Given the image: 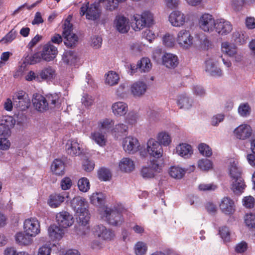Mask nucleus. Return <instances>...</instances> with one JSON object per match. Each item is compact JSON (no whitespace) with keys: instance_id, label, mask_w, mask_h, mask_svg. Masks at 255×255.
I'll return each mask as SVG.
<instances>
[{"instance_id":"obj_1","label":"nucleus","mask_w":255,"mask_h":255,"mask_svg":"<svg viewBox=\"0 0 255 255\" xmlns=\"http://www.w3.org/2000/svg\"><path fill=\"white\" fill-rule=\"evenodd\" d=\"M177 42L183 49H187L193 45L206 48L209 45V41L205 33H179Z\"/></svg>"},{"instance_id":"obj_2","label":"nucleus","mask_w":255,"mask_h":255,"mask_svg":"<svg viewBox=\"0 0 255 255\" xmlns=\"http://www.w3.org/2000/svg\"><path fill=\"white\" fill-rule=\"evenodd\" d=\"M58 54L57 48L48 42L44 44L42 48L41 51L37 52L31 56H27L25 58L26 62L31 64H34L40 62L41 60L49 62L52 61Z\"/></svg>"},{"instance_id":"obj_3","label":"nucleus","mask_w":255,"mask_h":255,"mask_svg":"<svg viewBox=\"0 0 255 255\" xmlns=\"http://www.w3.org/2000/svg\"><path fill=\"white\" fill-rule=\"evenodd\" d=\"M32 102L35 108L38 111L44 112L50 108L58 106L60 104L58 94L47 95L46 97L40 94L34 95Z\"/></svg>"},{"instance_id":"obj_4","label":"nucleus","mask_w":255,"mask_h":255,"mask_svg":"<svg viewBox=\"0 0 255 255\" xmlns=\"http://www.w3.org/2000/svg\"><path fill=\"white\" fill-rule=\"evenodd\" d=\"M124 206L122 205H118L113 209L106 207L104 211L103 215L109 224L115 226H121L124 222L122 214L126 212Z\"/></svg>"},{"instance_id":"obj_5","label":"nucleus","mask_w":255,"mask_h":255,"mask_svg":"<svg viewBox=\"0 0 255 255\" xmlns=\"http://www.w3.org/2000/svg\"><path fill=\"white\" fill-rule=\"evenodd\" d=\"M100 2H104V1L96 0L90 5L89 2H87L81 7V15L83 16L85 14L86 18L89 20H95L98 19L101 13L100 8Z\"/></svg>"},{"instance_id":"obj_6","label":"nucleus","mask_w":255,"mask_h":255,"mask_svg":"<svg viewBox=\"0 0 255 255\" xmlns=\"http://www.w3.org/2000/svg\"><path fill=\"white\" fill-rule=\"evenodd\" d=\"M135 26L133 27L134 31H139L145 27H150L154 24L153 14L149 11H144L141 14L133 16Z\"/></svg>"},{"instance_id":"obj_7","label":"nucleus","mask_w":255,"mask_h":255,"mask_svg":"<svg viewBox=\"0 0 255 255\" xmlns=\"http://www.w3.org/2000/svg\"><path fill=\"white\" fill-rule=\"evenodd\" d=\"M12 100L14 106L19 110H25L30 105V99L28 94L23 91L15 92L12 96Z\"/></svg>"},{"instance_id":"obj_8","label":"nucleus","mask_w":255,"mask_h":255,"mask_svg":"<svg viewBox=\"0 0 255 255\" xmlns=\"http://www.w3.org/2000/svg\"><path fill=\"white\" fill-rule=\"evenodd\" d=\"M199 28L204 32H212L216 27V20L213 15L207 13L203 14L198 20Z\"/></svg>"},{"instance_id":"obj_9","label":"nucleus","mask_w":255,"mask_h":255,"mask_svg":"<svg viewBox=\"0 0 255 255\" xmlns=\"http://www.w3.org/2000/svg\"><path fill=\"white\" fill-rule=\"evenodd\" d=\"M146 149L147 153L151 157L159 159L163 156L162 146L153 138H150L148 140Z\"/></svg>"},{"instance_id":"obj_10","label":"nucleus","mask_w":255,"mask_h":255,"mask_svg":"<svg viewBox=\"0 0 255 255\" xmlns=\"http://www.w3.org/2000/svg\"><path fill=\"white\" fill-rule=\"evenodd\" d=\"M23 230L25 233L35 237L40 233V223L35 218H28L23 222Z\"/></svg>"},{"instance_id":"obj_11","label":"nucleus","mask_w":255,"mask_h":255,"mask_svg":"<svg viewBox=\"0 0 255 255\" xmlns=\"http://www.w3.org/2000/svg\"><path fill=\"white\" fill-rule=\"evenodd\" d=\"M123 147L128 153L134 154L138 150L140 146L138 140L136 137L128 136L123 139Z\"/></svg>"},{"instance_id":"obj_12","label":"nucleus","mask_w":255,"mask_h":255,"mask_svg":"<svg viewBox=\"0 0 255 255\" xmlns=\"http://www.w3.org/2000/svg\"><path fill=\"white\" fill-rule=\"evenodd\" d=\"M219 209L226 215L230 216L235 212L236 210L234 200L229 197H224L219 204Z\"/></svg>"},{"instance_id":"obj_13","label":"nucleus","mask_w":255,"mask_h":255,"mask_svg":"<svg viewBox=\"0 0 255 255\" xmlns=\"http://www.w3.org/2000/svg\"><path fill=\"white\" fill-rule=\"evenodd\" d=\"M56 222L58 226L63 228L70 227L74 223V219L69 212L62 211L57 213L55 216Z\"/></svg>"},{"instance_id":"obj_14","label":"nucleus","mask_w":255,"mask_h":255,"mask_svg":"<svg viewBox=\"0 0 255 255\" xmlns=\"http://www.w3.org/2000/svg\"><path fill=\"white\" fill-rule=\"evenodd\" d=\"M253 129L248 124H242L237 127L233 131L235 137L240 140L249 139L252 135Z\"/></svg>"},{"instance_id":"obj_15","label":"nucleus","mask_w":255,"mask_h":255,"mask_svg":"<svg viewBox=\"0 0 255 255\" xmlns=\"http://www.w3.org/2000/svg\"><path fill=\"white\" fill-rule=\"evenodd\" d=\"M205 69L206 72L214 77H220L223 75L218 67V61L214 58H209L205 61Z\"/></svg>"},{"instance_id":"obj_16","label":"nucleus","mask_w":255,"mask_h":255,"mask_svg":"<svg viewBox=\"0 0 255 255\" xmlns=\"http://www.w3.org/2000/svg\"><path fill=\"white\" fill-rule=\"evenodd\" d=\"M15 123V122L12 117L3 116L0 121V135L9 136L10 128L14 126Z\"/></svg>"},{"instance_id":"obj_17","label":"nucleus","mask_w":255,"mask_h":255,"mask_svg":"<svg viewBox=\"0 0 255 255\" xmlns=\"http://www.w3.org/2000/svg\"><path fill=\"white\" fill-rule=\"evenodd\" d=\"M94 235L104 240H111L115 236V234L110 229H107L102 225H98L93 228Z\"/></svg>"},{"instance_id":"obj_18","label":"nucleus","mask_w":255,"mask_h":255,"mask_svg":"<svg viewBox=\"0 0 255 255\" xmlns=\"http://www.w3.org/2000/svg\"><path fill=\"white\" fill-rule=\"evenodd\" d=\"M147 86L142 81H137L132 83L130 86L131 94L134 97H141L146 92Z\"/></svg>"},{"instance_id":"obj_19","label":"nucleus","mask_w":255,"mask_h":255,"mask_svg":"<svg viewBox=\"0 0 255 255\" xmlns=\"http://www.w3.org/2000/svg\"><path fill=\"white\" fill-rule=\"evenodd\" d=\"M228 171L230 178L242 176V170L237 159L232 158L229 159L228 165Z\"/></svg>"},{"instance_id":"obj_20","label":"nucleus","mask_w":255,"mask_h":255,"mask_svg":"<svg viewBox=\"0 0 255 255\" xmlns=\"http://www.w3.org/2000/svg\"><path fill=\"white\" fill-rule=\"evenodd\" d=\"M65 149L68 154L71 156H77L82 153V149L80 144L76 139H72L67 141Z\"/></svg>"},{"instance_id":"obj_21","label":"nucleus","mask_w":255,"mask_h":255,"mask_svg":"<svg viewBox=\"0 0 255 255\" xmlns=\"http://www.w3.org/2000/svg\"><path fill=\"white\" fill-rule=\"evenodd\" d=\"M222 51L225 54L230 57H235V60L239 62L241 60L242 56L238 54L237 47L233 44L225 42L222 44Z\"/></svg>"},{"instance_id":"obj_22","label":"nucleus","mask_w":255,"mask_h":255,"mask_svg":"<svg viewBox=\"0 0 255 255\" xmlns=\"http://www.w3.org/2000/svg\"><path fill=\"white\" fill-rule=\"evenodd\" d=\"M231 189L234 194L240 195L244 192L246 185L242 176L231 178Z\"/></svg>"},{"instance_id":"obj_23","label":"nucleus","mask_w":255,"mask_h":255,"mask_svg":"<svg viewBox=\"0 0 255 255\" xmlns=\"http://www.w3.org/2000/svg\"><path fill=\"white\" fill-rule=\"evenodd\" d=\"M114 23L119 32H128L130 29L128 18L123 15L117 16Z\"/></svg>"},{"instance_id":"obj_24","label":"nucleus","mask_w":255,"mask_h":255,"mask_svg":"<svg viewBox=\"0 0 255 255\" xmlns=\"http://www.w3.org/2000/svg\"><path fill=\"white\" fill-rule=\"evenodd\" d=\"M177 105L180 109L185 110L190 109L193 106V100L185 93L178 96Z\"/></svg>"},{"instance_id":"obj_25","label":"nucleus","mask_w":255,"mask_h":255,"mask_svg":"<svg viewBox=\"0 0 255 255\" xmlns=\"http://www.w3.org/2000/svg\"><path fill=\"white\" fill-rule=\"evenodd\" d=\"M169 20L173 26H180L185 23V15L180 11H173L169 15Z\"/></svg>"},{"instance_id":"obj_26","label":"nucleus","mask_w":255,"mask_h":255,"mask_svg":"<svg viewBox=\"0 0 255 255\" xmlns=\"http://www.w3.org/2000/svg\"><path fill=\"white\" fill-rule=\"evenodd\" d=\"M112 110L116 117L124 116L128 111V106L124 102H117L113 104Z\"/></svg>"},{"instance_id":"obj_27","label":"nucleus","mask_w":255,"mask_h":255,"mask_svg":"<svg viewBox=\"0 0 255 255\" xmlns=\"http://www.w3.org/2000/svg\"><path fill=\"white\" fill-rule=\"evenodd\" d=\"M176 153L181 157L184 158L190 157L193 154V149L191 146L187 143H180L175 148Z\"/></svg>"},{"instance_id":"obj_28","label":"nucleus","mask_w":255,"mask_h":255,"mask_svg":"<svg viewBox=\"0 0 255 255\" xmlns=\"http://www.w3.org/2000/svg\"><path fill=\"white\" fill-rule=\"evenodd\" d=\"M64 45L69 48L76 46L79 41V37L75 33H62Z\"/></svg>"},{"instance_id":"obj_29","label":"nucleus","mask_w":255,"mask_h":255,"mask_svg":"<svg viewBox=\"0 0 255 255\" xmlns=\"http://www.w3.org/2000/svg\"><path fill=\"white\" fill-rule=\"evenodd\" d=\"M162 60L163 64L169 68H174L178 64L177 56L172 53L164 54L162 57Z\"/></svg>"},{"instance_id":"obj_30","label":"nucleus","mask_w":255,"mask_h":255,"mask_svg":"<svg viewBox=\"0 0 255 255\" xmlns=\"http://www.w3.org/2000/svg\"><path fill=\"white\" fill-rule=\"evenodd\" d=\"M90 137L92 140L101 147H104L107 144V136L105 133L100 130L92 132Z\"/></svg>"},{"instance_id":"obj_31","label":"nucleus","mask_w":255,"mask_h":255,"mask_svg":"<svg viewBox=\"0 0 255 255\" xmlns=\"http://www.w3.org/2000/svg\"><path fill=\"white\" fill-rule=\"evenodd\" d=\"M120 169L125 172H129L135 168L134 161L128 157L123 158L119 163Z\"/></svg>"},{"instance_id":"obj_32","label":"nucleus","mask_w":255,"mask_h":255,"mask_svg":"<svg viewBox=\"0 0 255 255\" xmlns=\"http://www.w3.org/2000/svg\"><path fill=\"white\" fill-rule=\"evenodd\" d=\"M48 234L51 240H60L63 238L64 232L60 227L53 225L48 228Z\"/></svg>"},{"instance_id":"obj_33","label":"nucleus","mask_w":255,"mask_h":255,"mask_svg":"<svg viewBox=\"0 0 255 255\" xmlns=\"http://www.w3.org/2000/svg\"><path fill=\"white\" fill-rule=\"evenodd\" d=\"M232 30L233 26L230 21L223 18L216 20V32H231Z\"/></svg>"},{"instance_id":"obj_34","label":"nucleus","mask_w":255,"mask_h":255,"mask_svg":"<svg viewBox=\"0 0 255 255\" xmlns=\"http://www.w3.org/2000/svg\"><path fill=\"white\" fill-rule=\"evenodd\" d=\"M32 236L24 232L17 233L15 236V239L18 244L20 245L28 246L32 243Z\"/></svg>"},{"instance_id":"obj_35","label":"nucleus","mask_w":255,"mask_h":255,"mask_svg":"<svg viewBox=\"0 0 255 255\" xmlns=\"http://www.w3.org/2000/svg\"><path fill=\"white\" fill-rule=\"evenodd\" d=\"M156 138V141H158L162 146H167L170 145L172 141L171 135L165 131L158 132Z\"/></svg>"},{"instance_id":"obj_36","label":"nucleus","mask_w":255,"mask_h":255,"mask_svg":"<svg viewBox=\"0 0 255 255\" xmlns=\"http://www.w3.org/2000/svg\"><path fill=\"white\" fill-rule=\"evenodd\" d=\"M77 59V53L71 50L65 51L62 56V61L66 65H72L74 64L76 62Z\"/></svg>"},{"instance_id":"obj_37","label":"nucleus","mask_w":255,"mask_h":255,"mask_svg":"<svg viewBox=\"0 0 255 255\" xmlns=\"http://www.w3.org/2000/svg\"><path fill=\"white\" fill-rule=\"evenodd\" d=\"M64 196L59 194H54L49 196L47 201L48 205L53 208L59 207L64 202Z\"/></svg>"},{"instance_id":"obj_38","label":"nucleus","mask_w":255,"mask_h":255,"mask_svg":"<svg viewBox=\"0 0 255 255\" xmlns=\"http://www.w3.org/2000/svg\"><path fill=\"white\" fill-rule=\"evenodd\" d=\"M105 84L110 86L117 85L120 80L119 75L115 71H110L105 75Z\"/></svg>"},{"instance_id":"obj_39","label":"nucleus","mask_w":255,"mask_h":255,"mask_svg":"<svg viewBox=\"0 0 255 255\" xmlns=\"http://www.w3.org/2000/svg\"><path fill=\"white\" fill-rule=\"evenodd\" d=\"M152 68V64L150 59L147 57H143L137 63V68L141 72H148Z\"/></svg>"},{"instance_id":"obj_40","label":"nucleus","mask_w":255,"mask_h":255,"mask_svg":"<svg viewBox=\"0 0 255 255\" xmlns=\"http://www.w3.org/2000/svg\"><path fill=\"white\" fill-rule=\"evenodd\" d=\"M71 206L75 212L86 208L85 199L80 196L74 197L71 201Z\"/></svg>"},{"instance_id":"obj_41","label":"nucleus","mask_w":255,"mask_h":255,"mask_svg":"<svg viewBox=\"0 0 255 255\" xmlns=\"http://www.w3.org/2000/svg\"><path fill=\"white\" fill-rule=\"evenodd\" d=\"M51 171L57 175H62L64 170V164L60 159H55L51 166Z\"/></svg>"},{"instance_id":"obj_42","label":"nucleus","mask_w":255,"mask_h":255,"mask_svg":"<svg viewBox=\"0 0 255 255\" xmlns=\"http://www.w3.org/2000/svg\"><path fill=\"white\" fill-rule=\"evenodd\" d=\"M78 217L77 219L82 225H86L89 222L90 217L88 210L86 208H83L82 210L76 212Z\"/></svg>"},{"instance_id":"obj_43","label":"nucleus","mask_w":255,"mask_h":255,"mask_svg":"<svg viewBox=\"0 0 255 255\" xmlns=\"http://www.w3.org/2000/svg\"><path fill=\"white\" fill-rule=\"evenodd\" d=\"M115 122L112 119H104L101 120L98 123L99 130H105L106 131L111 130L114 127Z\"/></svg>"},{"instance_id":"obj_44","label":"nucleus","mask_w":255,"mask_h":255,"mask_svg":"<svg viewBox=\"0 0 255 255\" xmlns=\"http://www.w3.org/2000/svg\"><path fill=\"white\" fill-rule=\"evenodd\" d=\"M105 195L102 192H94L90 196V202L94 205L102 204L105 199Z\"/></svg>"},{"instance_id":"obj_45","label":"nucleus","mask_w":255,"mask_h":255,"mask_svg":"<svg viewBox=\"0 0 255 255\" xmlns=\"http://www.w3.org/2000/svg\"><path fill=\"white\" fill-rule=\"evenodd\" d=\"M169 173L172 177L175 179H180L184 175L185 171L179 166H173L170 167Z\"/></svg>"},{"instance_id":"obj_46","label":"nucleus","mask_w":255,"mask_h":255,"mask_svg":"<svg viewBox=\"0 0 255 255\" xmlns=\"http://www.w3.org/2000/svg\"><path fill=\"white\" fill-rule=\"evenodd\" d=\"M55 75V71L50 67L43 69L39 73L40 77L43 80L52 79Z\"/></svg>"},{"instance_id":"obj_47","label":"nucleus","mask_w":255,"mask_h":255,"mask_svg":"<svg viewBox=\"0 0 255 255\" xmlns=\"http://www.w3.org/2000/svg\"><path fill=\"white\" fill-rule=\"evenodd\" d=\"M139 116L137 113L130 112L125 118V122L129 126H135L139 119Z\"/></svg>"},{"instance_id":"obj_48","label":"nucleus","mask_w":255,"mask_h":255,"mask_svg":"<svg viewBox=\"0 0 255 255\" xmlns=\"http://www.w3.org/2000/svg\"><path fill=\"white\" fill-rule=\"evenodd\" d=\"M78 187L83 192H88L90 188L89 180L86 177L81 178L78 181Z\"/></svg>"},{"instance_id":"obj_49","label":"nucleus","mask_w":255,"mask_h":255,"mask_svg":"<svg viewBox=\"0 0 255 255\" xmlns=\"http://www.w3.org/2000/svg\"><path fill=\"white\" fill-rule=\"evenodd\" d=\"M128 126L124 123H119L116 125L111 129L112 134L116 135L117 134L123 133L128 130Z\"/></svg>"},{"instance_id":"obj_50","label":"nucleus","mask_w":255,"mask_h":255,"mask_svg":"<svg viewBox=\"0 0 255 255\" xmlns=\"http://www.w3.org/2000/svg\"><path fill=\"white\" fill-rule=\"evenodd\" d=\"M233 38L236 44H243L249 38L247 33H234Z\"/></svg>"},{"instance_id":"obj_51","label":"nucleus","mask_w":255,"mask_h":255,"mask_svg":"<svg viewBox=\"0 0 255 255\" xmlns=\"http://www.w3.org/2000/svg\"><path fill=\"white\" fill-rule=\"evenodd\" d=\"M198 167L203 171H207L212 168V162L208 159H201L198 162Z\"/></svg>"},{"instance_id":"obj_52","label":"nucleus","mask_w":255,"mask_h":255,"mask_svg":"<svg viewBox=\"0 0 255 255\" xmlns=\"http://www.w3.org/2000/svg\"><path fill=\"white\" fill-rule=\"evenodd\" d=\"M147 246L142 242H138L134 246V252L136 255H144L147 251Z\"/></svg>"},{"instance_id":"obj_53","label":"nucleus","mask_w":255,"mask_h":255,"mask_svg":"<svg viewBox=\"0 0 255 255\" xmlns=\"http://www.w3.org/2000/svg\"><path fill=\"white\" fill-rule=\"evenodd\" d=\"M104 1L105 3V8L106 9L111 11L115 9L121 2H124L126 0H101Z\"/></svg>"},{"instance_id":"obj_54","label":"nucleus","mask_w":255,"mask_h":255,"mask_svg":"<svg viewBox=\"0 0 255 255\" xmlns=\"http://www.w3.org/2000/svg\"><path fill=\"white\" fill-rule=\"evenodd\" d=\"M163 44L166 47H173L175 43V38L170 33H166L162 38Z\"/></svg>"},{"instance_id":"obj_55","label":"nucleus","mask_w":255,"mask_h":255,"mask_svg":"<svg viewBox=\"0 0 255 255\" xmlns=\"http://www.w3.org/2000/svg\"><path fill=\"white\" fill-rule=\"evenodd\" d=\"M199 152L204 156L210 157L212 154V151L209 146L205 143H202L198 145Z\"/></svg>"},{"instance_id":"obj_56","label":"nucleus","mask_w":255,"mask_h":255,"mask_svg":"<svg viewBox=\"0 0 255 255\" xmlns=\"http://www.w3.org/2000/svg\"><path fill=\"white\" fill-rule=\"evenodd\" d=\"M98 175L100 180L104 181L109 180L112 176L110 171L105 168H101L99 170Z\"/></svg>"},{"instance_id":"obj_57","label":"nucleus","mask_w":255,"mask_h":255,"mask_svg":"<svg viewBox=\"0 0 255 255\" xmlns=\"http://www.w3.org/2000/svg\"><path fill=\"white\" fill-rule=\"evenodd\" d=\"M245 223L249 228H255V214H247L245 216Z\"/></svg>"},{"instance_id":"obj_58","label":"nucleus","mask_w":255,"mask_h":255,"mask_svg":"<svg viewBox=\"0 0 255 255\" xmlns=\"http://www.w3.org/2000/svg\"><path fill=\"white\" fill-rule=\"evenodd\" d=\"M242 203L246 208H253L255 206V199L252 196H247L243 198Z\"/></svg>"},{"instance_id":"obj_59","label":"nucleus","mask_w":255,"mask_h":255,"mask_svg":"<svg viewBox=\"0 0 255 255\" xmlns=\"http://www.w3.org/2000/svg\"><path fill=\"white\" fill-rule=\"evenodd\" d=\"M128 89V86L127 83L121 84L116 90V95L119 97L124 98L127 95Z\"/></svg>"},{"instance_id":"obj_60","label":"nucleus","mask_w":255,"mask_h":255,"mask_svg":"<svg viewBox=\"0 0 255 255\" xmlns=\"http://www.w3.org/2000/svg\"><path fill=\"white\" fill-rule=\"evenodd\" d=\"M102 41V38L101 36L95 35L91 37V46L95 49H99L101 47Z\"/></svg>"},{"instance_id":"obj_61","label":"nucleus","mask_w":255,"mask_h":255,"mask_svg":"<svg viewBox=\"0 0 255 255\" xmlns=\"http://www.w3.org/2000/svg\"><path fill=\"white\" fill-rule=\"evenodd\" d=\"M251 109L248 104H242L238 108V112L242 117H247L250 115Z\"/></svg>"},{"instance_id":"obj_62","label":"nucleus","mask_w":255,"mask_h":255,"mask_svg":"<svg viewBox=\"0 0 255 255\" xmlns=\"http://www.w3.org/2000/svg\"><path fill=\"white\" fill-rule=\"evenodd\" d=\"M4 255H29L26 252H17L13 247H7L3 252Z\"/></svg>"},{"instance_id":"obj_63","label":"nucleus","mask_w":255,"mask_h":255,"mask_svg":"<svg viewBox=\"0 0 255 255\" xmlns=\"http://www.w3.org/2000/svg\"><path fill=\"white\" fill-rule=\"evenodd\" d=\"M141 174L144 178H151L156 175L150 166L143 167L141 171Z\"/></svg>"},{"instance_id":"obj_64","label":"nucleus","mask_w":255,"mask_h":255,"mask_svg":"<svg viewBox=\"0 0 255 255\" xmlns=\"http://www.w3.org/2000/svg\"><path fill=\"white\" fill-rule=\"evenodd\" d=\"M193 94L198 97H203L206 94V91L204 88L198 85H193L192 88Z\"/></svg>"}]
</instances>
